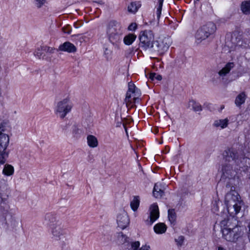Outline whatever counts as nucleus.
Here are the masks:
<instances>
[{
  "label": "nucleus",
  "mask_w": 250,
  "mask_h": 250,
  "mask_svg": "<svg viewBox=\"0 0 250 250\" xmlns=\"http://www.w3.org/2000/svg\"><path fill=\"white\" fill-rule=\"evenodd\" d=\"M230 188L231 191L226 194L225 202L228 213L235 216L239 212L243 203L240 200L238 193L235 191L234 186H232Z\"/></svg>",
  "instance_id": "obj_1"
},
{
  "label": "nucleus",
  "mask_w": 250,
  "mask_h": 250,
  "mask_svg": "<svg viewBox=\"0 0 250 250\" xmlns=\"http://www.w3.org/2000/svg\"><path fill=\"white\" fill-rule=\"evenodd\" d=\"M8 122L3 120L0 123V165L5 163V151L9 142V138L8 135L4 133L6 126Z\"/></svg>",
  "instance_id": "obj_2"
},
{
  "label": "nucleus",
  "mask_w": 250,
  "mask_h": 250,
  "mask_svg": "<svg viewBox=\"0 0 250 250\" xmlns=\"http://www.w3.org/2000/svg\"><path fill=\"white\" fill-rule=\"evenodd\" d=\"M106 33L109 41L113 44L116 43L122 40L123 31L121 26L120 23L115 21L109 22Z\"/></svg>",
  "instance_id": "obj_3"
},
{
  "label": "nucleus",
  "mask_w": 250,
  "mask_h": 250,
  "mask_svg": "<svg viewBox=\"0 0 250 250\" xmlns=\"http://www.w3.org/2000/svg\"><path fill=\"white\" fill-rule=\"evenodd\" d=\"M128 87L125 101L127 108H134L136 106L135 104L139 103L140 102L139 97L141 95V92L132 83H128Z\"/></svg>",
  "instance_id": "obj_4"
},
{
  "label": "nucleus",
  "mask_w": 250,
  "mask_h": 250,
  "mask_svg": "<svg viewBox=\"0 0 250 250\" xmlns=\"http://www.w3.org/2000/svg\"><path fill=\"white\" fill-rule=\"evenodd\" d=\"M216 30V26L213 22L207 23L197 30L195 34L196 42L199 44L203 41L212 36Z\"/></svg>",
  "instance_id": "obj_5"
},
{
  "label": "nucleus",
  "mask_w": 250,
  "mask_h": 250,
  "mask_svg": "<svg viewBox=\"0 0 250 250\" xmlns=\"http://www.w3.org/2000/svg\"><path fill=\"white\" fill-rule=\"evenodd\" d=\"M230 42L232 43L231 47L246 49L249 47L250 41L248 36L239 30L232 32Z\"/></svg>",
  "instance_id": "obj_6"
},
{
  "label": "nucleus",
  "mask_w": 250,
  "mask_h": 250,
  "mask_svg": "<svg viewBox=\"0 0 250 250\" xmlns=\"http://www.w3.org/2000/svg\"><path fill=\"white\" fill-rule=\"evenodd\" d=\"M233 165L226 164L222 168V176L221 181L225 180L226 183V188H229L235 185V182L237 181L236 178L237 172L235 169L232 168Z\"/></svg>",
  "instance_id": "obj_7"
},
{
  "label": "nucleus",
  "mask_w": 250,
  "mask_h": 250,
  "mask_svg": "<svg viewBox=\"0 0 250 250\" xmlns=\"http://www.w3.org/2000/svg\"><path fill=\"white\" fill-rule=\"evenodd\" d=\"M139 46L144 50L150 51L154 42V35L151 30H145L140 33L139 36Z\"/></svg>",
  "instance_id": "obj_8"
},
{
  "label": "nucleus",
  "mask_w": 250,
  "mask_h": 250,
  "mask_svg": "<svg viewBox=\"0 0 250 250\" xmlns=\"http://www.w3.org/2000/svg\"><path fill=\"white\" fill-rule=\"evenodd\" d=\"M171 43V39L169 37L159 38L158 40L154 41L150 51L158 55H163L167 50Z\"/></svg>",
  "instance_id": "obj_9"
},
{
  "label": "nucleus",
  "mask_w": 250,
  "mask_h": 250,
  "mask_svg": "<svg viewBox=\"0 0 250 250\" xmlns=\"http://www.w3.org/2000/svg\"><path fill=\"white\" fill-rule=\"evenodd\" d=\"M72 106L69 99L66 98L58 103L55 110L56 113L61 118L63 119L71 111Z\"/></svg>",
  "instance_id": "obj_10"
},
{
  "label": "nucleus",
  "mask_w": 250,
  "mask_h": 250,
  "mask_svg": "<svg viewBox=\"0 0 250 250\" xmlns=\"http://www.w3.org/2000/svg\"><path fill=\"white\" fill-rule=\"evenodd\" d=\"M223 237L228 241L235 242L243 233L241 227H234L233 229H225L221 230Z\"/></svg>",
  "instance_id": "obj_11"
},
{
  "label": "nucleus",
  "mask_w": 250,
  "mask_h": 250,
  "mask_svg": "<svg viewBox=\"0 0 250 250\" xmlns=\"http://www.w3.org/2000/svg\"><path fill=\"white\" fill-rule=\"evenodd\" d=\"M224 157L226 161L231 163L230 164L239 165V158L238 152L233 148H229L224 151Z\"/></svg>",
  "instance_id": "obj_12"
},
{
  "label": "nucleus",
  "mask_w": 250,
  "mask_h": 250,
  "mask_svg": "<svg viewBox=\"0 0 250 250\" xmlns=\"http://www.w3.org/2000/svg\"><path fill=\"white\" fill-rule=\"evenodd\" d=\"M229 215V217H227V218H225L220 222L221 230L224 229H229V228L233 229L234 227H239L237 224V221L234 217V216Z\"/></svg>",
  "instance_id": "obj_13"
},
{
  "label": "nucleus",
  "mask_w": 250,
  "mask_h": 250,
  "mask_svg": "<svg viewBox=\"0 0 250 250\" xmlns=\"http://www.w3.org/2000/svg\"><path fill=\"white\" fill-rule=\"evenodd\" d=\"M50 228L52 238L55 240H58L61 239L62 236L65 234V231L62 228L61 222H57V225H53Z\"/></svg>",
  "instance_id": "obj_14"
},
{
  "label": "nucleus",
  "mask_w": 250,
  "mask_h": 250,
  "mask_svg": "<svg viewBox=\"0 0 250 250\" xmlns=\"http://www.w3.org/2000/svg\"><path fill=\"white\" fill-rule=\"evenodd\" d=\"M150 215L149 220L146 221V223L151 226L159 217V211L158 206L156 204H152L149 208Z\"/></svg>",
  "instance_id": "obj_15"
},
{
  "label": "nucleus",
  "mask_w": 250,
  "mask_h": 250,
  "mask_svg": "<svg viewBox=\"0 0 250 250\" xmlns=\"http://www.w3.org/2000/svg\"><path fill=\"white\" fill-rule=\"evenodd\" d=\"M117 223L119 228L122 229H125L129 224V220L128 215L124 210L121 211L117 217Z\"/></svg>",
  "instance_id": "obj_16"
},
{
  "label": "nucleus",
  "mask_w": 250,
  "mask_h": 250,
  "mask_svg": "<svg viewBox=\"0 0 250 250\" xmlns=\"http://www.w3.org/2000/svg\"><path fill=\"white\" fill-rule=\"evenodd\" d=\"M44 220L50 227L57 225V222H61L57 219V216L53 212L47 213L44 216Z\"/></svg>",
  "instance_id": "obj_17"
},
{
  "label": "nucleus",
  "mask_w": 250,
  "mask_h": 250,
  "mask_svg": "<svg viewBox=\"0 0 250 250\" xmlns=\"http://www.w3.org/2000/svg\"><path fill=\"white\" fill-rule=\"evenodd\" d=\"M59 50L69 53H73L76 51V47L71 42H67L60 45Z\"/></svg>",
  "instance_id": "obj_18"
},
{
  "label": "nucleus",
  "mask_w": 250,
  "mask_h": 250,
  "mask_svg": "<svg viewBox=\"0 0 250 250\" xmlns=\"http://www.w3.org/2000/svg\"><path fill=\"white\" fill-rule=\"evenodd\" d=\"M234 63L232 62L227 63L225 66L218 72V74L220 77H225L228 74L230 70L234 67Z\"/></svg>",
  "instance_id": "obj_19"
},
{
  "label": "nucleus",
  "mask_w": 250,
  "mask_h": 250,
  "mask_svg": "<svg viewBox=\"0 0 250 250\" xmlns=\"http://www.w3.org/2000/svg\"><path fill=\"white\" fill-rule=\"evenodd\" d=\"M0 211L2 214H6L9 208V205L6 203L7 199L3 197V195L1 192H0Z\"/></svg>",
  "instance_id": "obj_20"
},
{
  "label": "nucleus",
  "mask_w": 250,
  "mask_h": 250,
  "mask_svg": "<svg viewBox=\"0 0 250 250\" xmlns=\"http://www.w3.org/2000/svg\"><path fill=\"white\" fill-rule=\"evenodd\" d=\"M141 5L140 1L131 2L127 7V10L130 13L135 14L138 11Z\"/></svg>",
  "instance_id": "obj_21"
},
{
  "label": "nucleus",
  "mask_w": 250,
  "mask_h": 250,
  "mask_svg": "<svg viewBox=\"0 0 250 250\" xmlns=\"http://www.w3.org/2000/svg\"><path fill=\"white\" fill-rule=\"evenodd\" d=\"M34 55L37 58H39V59H43L45 60H49V58L47 56V55L46 54L45 52H44L42 50V48L41 46L40 47L37 48L34 53Z\"/></svg>",
  "instance_id": "obj_22"
},
{
  "label": "nucleus",
  "mask_w": 250,
  "mask_h": 250,
  "mask_svg": "<svg viewBox=\"0 0 250 250\" xmlns=\"http://www.w3.org/2000/svg\"><path fill=\"white\" fill-rule=\"evenodd\" d=\"M229 120L227 118L215 120L213 123V126L216 127L224 128L228 126Z\"/></svg>",
  "instance_id": "obj_23"
},
{
  "label": "nucleus",
  "mask_w": 250,
  "mask_h": 250,
  "mask_svg": "<svg viewBox=\"0 0 250 250\" xmlns=\"http://www.w3.org/2000/svg\"><path fill=\"white\" fill-rule=\"evenodd\" d=\"M246 95L245 92H242L240 93L236 98L235 104L237 106H240L243 104L246 99Z\"/></svg>",
  "instance_id": "obj_24"
},
{
  "label": "nucleus",
  "mask_w": 250,
  "mask_h": 250,
  "mask_svg": "<svg viewBox=\"0 0 250 250\" xmlns=\"http://www.w3.org/2000/svg\"><path fill=\"white\" fill-rule=\"evenodd\" d=\"M167 227L165 224L159 223L155 225L154 227V231L158 234H162L166 231Z\"/></svg>",
  "instance_id": "obj_25"
},
{
  "label": "nucleus",
  "mask_w": 250,
  "mask_h": 250,
  "mask_svg": "<svg viewBox=\"0 0 250 250\" xmlns=\"http://www.w3.org/2000/svg\"><path fill=\"white\" fill-rule=\"evenodd\" d=\"M241 8L242 12L246 14H250V0H246L242 2Z\"/></svg>",
  "instance_id": "obj_26"
},
{
  "label": "nucleus",
  "mask_w": 250,
  "mask_h": 250,
  "mask_svg": "<svg viewBox=\"0 0 250 250\" xmlns=\"http://www.w3.org/2000/svg\"><path fill=\"white\" fill-rule=\"evenodd\" d=\"M88 145L91 147H95L98 145L97 138L92 135H89L87 137Z\"/></svg>",
  "instance_id": "obj_27"
},
{
  "label": "nucleus",
  "mask_w": 250,
  "mask_h": 250,
  "mask_svg": "<svg viewBox=\"0 0 250 250\" xmlns=\"http://www.w3.org/2000/svg\"><path fill=\"white\" fill-rule=\"evenodd\" d=\"M168 220L171 224L174 225L176 220V214L174 209H169L168 210Z\"/></svg>",
  "instance_id": "obj_28"
},
{
  "label": "nucleus",
  "mask_w": 250,
  "mask_h": 250,
  "mask_svg": "<svg viewBox=\"0 0 250 250\" xmlns=\"http://www.w3.org/2000/svg\"><path fill=\"white\" fill-rule=\"evenodd\" d=\"M14 167L9 164L5 165L2 170V173L8 176L12 175L14 173Z\"/></svg>",
  "instance_id": "obj_29"
},
{
  "label": "nucleus",
  "mask_w": 250,
  "mask_h": 250,
  "mask_svg": "<svg viewBox=\"0 0 250 250\" xmlns=\"http://www.w3.org/2000/svg\"><path fill=\"white\" fill-rule=\"evenodd\" d=\"M140 205V198L138 196L133 197V200L130 202V207L133 211L137 210Z\"/></svg>",
  "instance_id": "obj_30"
},
{
  "label": "nucleus",
  "mask_w": 250,
  "mask_h": 250,
  "mask_svg": "<svg viewBox=\"0 0 250 250\" xmlns=\"http://www.w3.org/2000/svg\"><path fill=\"white\" fill-rule=\"evenodd\" d=\"M136 36L133 34H129L124 38V42L126 45H130L135 40Z\"/></svg>",
  "instance_id": "obj_31"
},
{
  "label": "nucleus",
  "mask_w": 250,
  "mask_h": 250,
  "mask_svg": "<svg viewBox=\"0 0 250 250\" xmlns=\"http://www.w3.org/2000/svg\"><path fill=\"white\" fill-rule=\"evenodd\" d=\"M189 106H191L192 109L195 112L200 111L202 110L201 104L196 103L194 100H191L189 101Z\"/></svg>",
  "instance_id": "obj_32"
},
{
  "label": "nucleus",
  "mask_w": 250,
  "mask_h": 250,
  "mask_svg": "<svg viewBox=\"0 0 250 250\" xmlns=\"http://www.w3.org/2000/svg\"><path fill=\"white\" fill-rule=\"evenodd\" d=\"M220 205H222V202L219 200H215L212 202V211L218 214L219 208Z\"/></svg>",
  "instance_id": "obj_33"
},
{
  "label": "nucleus",
  "mask_w": 250,
  "mask_h": 250,
  "mask_svg": "<svg viewBox=\"0 0 250 250\" xmlns=\"http://www.w3.org/2000/svg\"><path fill=\"white\" fill-rule=\"evenodd\" d=\"M149 78L152 81H154L155 80H157L158 81H160L162 79V77L161 75H160L159 74H157L155 73H150L149 74Z\"/></svg>",
  "instance_id": "obj_34"
},
{
  "label": "nucleus",
  "mask_w": 250,
  "mask_h": 250,
  "mask_svg": "<svg viewBox=\"0 0 250 250\" xmlns=\"http://www.w3.org/2000/svg\"><path fill=\"white\" fill-rule=\"evenodd\" d=\"M43 51L45 52L46 54H51L54 53V49L52 47L47 46H42Z\"/></svg>",
  "instance_id": "obj_35"
},
{
  "label": "nucleus",
  "mask_w": 250,
  "mask_h": 250,
  "mask_svg": "<svg viewBox=\"0 0 250 250\" xmlns=\"http://www.w3.org/2000/svg\"><path fill=\"white\" fill-rule=\"evenodd\" d=\"M73 134L74 137L78 138L80 137L81 131L76 126H74L73 128Z\"/></svg>",
  "instance_id": "obj_36"
},
{
  "label": "nucleus",
  "mask_w": 250,
  "mask_h": 250,
  "mask_svg": "<svg viewBox=\"0 0 250 250\" xmlns=\"http://www.w3.org/2000/svg\"><path fill=\"white\" fill-rule=\"evenodd\" d=\"M164 193V191L162 189H160V190H157V191L153 192L154 196L157 198H161L163 196Z\"/></svg>",
  "instance_id": "obj_37"
},
{
  "label": "nucleus",
  "mask_w": 250,
  "mask_h": 250,
  "mask_svg": "<svg viewBox=\"0 0 250 250\" xmlns=\"http://www.w3.org/2000/svg\"><path fill=\"white\" fill-rule=\"evenodd\" d=\"M163 5L159 4L156 8V15L157 19L159 20L161 14L162 8Z\"/></svg>",
  "instance_id": "obj_38"
},
{
  "label": "nucleus",
  "mask_w": 250,
  "mask_h": 250,
  "mask_svg": "<svg viewBox=\"0 0 250 250\" xmlns=\"http://www.w3.org/2000/svg\"><path fill=\"white\" fill-rule=\"evenodd\" d=\"M131 248L133 250H137L140 246V242L139 241H135L131 243Z\"/></svg>",
  "instance_id": "obj_39"
},
{
  "label": "nucleus",
  "mask_w": 250,
  "mask_h": 250,
  "mask_svg": "<svg viewBox=\"0 0 250 250\" xmlns=\"http://www.w3.org/2000/svg\"><path fill=\"white\" fill-rule=\"evenodd\" d=\"M35 4L38 8H40L45 2V0H34Z\"/></svg>",
  "instance_id": "obj_40"
},
{
  "label": "nucleus",
  "mask_w": 250,
  "mask_h": 250,
  "mask_svg": "<svg viewBox=\"0 0 250 250\" xmlns=\"http://www.w3.org/2000/svg\"><path fill=\"white\" fill-rule=\"evenodd\" d=\"M62 31L64 33L69 34L71 33V29L69 25H67L62 28Z\"/></svg>",
  "instance_id": "obj_41"
},
{
  "label": "nucleus",
  "mask_w": 250,
  "mask_h": 250,
  "mask_svg": "<svg viewBox=\"0 0 250 250\" xmlns=\"http://www.w3.org/2000/svg\"><path fill=\"white\" fill-rule=\"evenodd\" d=\"M111 54V51L110 50L108 49L107 48H105L104 51V54L107 59H108L110 57Z\"/></svg>",
  "instance_id": "obj_42"
},
{
  "label": "nucleus",
  "mask_w": 250,
  "mask_h": 250,
  "mask_svg": "<svg viewBox=\"0 0 250 250\" xmlns=\"http://www.w3.org/2000/svg\"><path fill=\"white\" fill-rule=\"evenodd\" d=\"M136 28L137 24L136 23H131L128 27V29L130 31H134Z\"/></svg>",
  "instance_id": "obj_43"
},
{
  "label": "nucleus",
  "mask_w": 250,
  "mask_h": 250,
  "mask_svg": "<svg viewBox=\"0 0 250 250\" xmlns=\"http://www.w3.org/2000/svg\"><path fill=\"white\" fill-rule=\"evenodd\" d=\"M184 240V237L183 236H179L178 239H176V241L179 245H182Z\"/></svg>",
  "instance_id": "obj_44"
},
{
  "label": "nucleus",
  "mask_w": 250,
  "mask_h": 250,
  "mask_svg": "<svg viewBox=\"0 0 250 250\" xmlns=\"http://www.w3.org/2000/svg\"><path fill=\"white\" fill-rule=\"evenodd\" d=\"M161 188V185L160 184H156L154 187L153 192L157 191V190H160Z\"/></svg>",
  "instance_id": "obj_45"
},
{
  "label": "nucleus",
  "mask_w": 250,
  "mask_h": 250,
  "mask_svg": "<svg viewBox=\"0 0 250 250\" xmlns=\"http://www.w3.org/2000/svg\"><path fill=\"white\" fill-rule=\"evenodd\" d=\"M149 246H147L145 245L141 247V248L139 250H149Z\"/></svg>",
  "instance_id": "obj_46"
},
{
  "label": "nucleus",
  "mask_w": 250,
  "mask_h": 250,
  "mask_svg": "<svg viewBox=\"0 0 250 250\" xmlns=\"http://www.w3.org/2000/svg\"><path fill=\"white\" fill-rule=\"evenodd\" d=\"M81 26H82V24L81 23L80 24H78L77 23H74V26L76 28H78L80 27Z\"/></svg>",
  "instance_id": "obj_47"
},
{
  "label": "nucleus",
  "mask_w": 250,
  "mask_h": 250,
  "mask_svg": "<svg viewBox=\"0 0 250 250\" xmlns=\"http://www.w3.org/2000/svg\"><path fill=\"white\" fill-rule=\"evenodd\" d=\"M249 230L248 232V238L250 242V225L249 226Z\"/></svg>",
  "instance_id": "obj_48"
},
{
  "label": "nucleus",
  "mask_w": 250,
  "mask_h": 250,
  "mask_svg": "<svg viewBox=\"0 0 250 250\" xmlns=\"http://www.w3.org/2000/svg\"><path fill=\"white\" fill-rule=\"evenodd\" d=\"M159 4L163 5L164 0H158Z\"/></svg>",
  "instance_id": "obj_49"
},
{
  "label": "nucleus",
  "mask_w": 250,
  "mask_h": 250,
  "mask_svg": "<svg viewBox=\"0 0 250 250\" xmlns=\"http://www.w3.org/2000/svg\"><path fill=\"white\" fill-rule=\"evenodd\" d=\"M218 250H226L224 248H223V247L219 246L218 247Z\"/></svg>",
  "instance_id": "obj_50"
},
{
  "label": "nucleus",
  "mask_w": 250,
  "mask_h": 250,
  "mask_svg": "<svg viewBox=\"0 0 250 250\" xmlns=\"http://www.w3.org/2000/svg\"><path fill=\"white\" fill-rule=\"evenodd\" d=\"M134 94H131L132 98L133 97H134ZM132 100H133L132 99Z\"/></svg>",
  "instance_id": "obj_51"
},
{
  "label": "nucleus",
  "mask_w": 250,
  "mask_h": 250,
  "mask_svg": "<svg viewBox=\"0 0 250 250\" xmlns=\"http://www.w3.org/2000/svg\"><path fill=\"white\" fill-rule=\"evenodd\" d=\"M239 162L240 161V162H242V161H240L239 159ZM237 166H238V165H236ZM239 165H240V163H239Z\"/></svg>",
  "instance_id": "obj_52"
},
{
  "label": "nucleus",
  "mask_w": 250,
  "mask_h": 250,
  "mask_svg": "<svg viewBox=\"0 0 250 250\" xmlns=\"http://www.w3.org/2000/svg\"><path fill=\"white\" fill-rule=\"evenodd\" d=\"M122 236L123 237H124V236H125L123 233H122Z\"/></svg>",
  "instance_id": "obj_53"
},
{
  "label": "nucleus",
  "mask_w": 250,
  "mask_h": 250,
  "mask_svg": "<svg viewBox=\"0 0 250 250\" xmlns=\"http://www.w3.org/2000/svg\"><path fill=\"white\" fill-rule=\"evenodd\" d=\"M125 129L126 132H127V129H126V128H125Z\"/></svg>",
  "instance_id": "obj_54"
},
{
  "label": "nucleus",
  "mask_w": 250,
  "mask_h": 250,
  "mask_svg": "<svg viewBox=\"0 0 250 250\" xmlns=\"http://www.w3.org/2000/svg\"><path fill=\"white\" fill-rule=\"evenodd\" d=\"M245 159H246V158H243V160H245Z\"/></svg>",
  "instance_id": "obj_55"
}]
</instances>
